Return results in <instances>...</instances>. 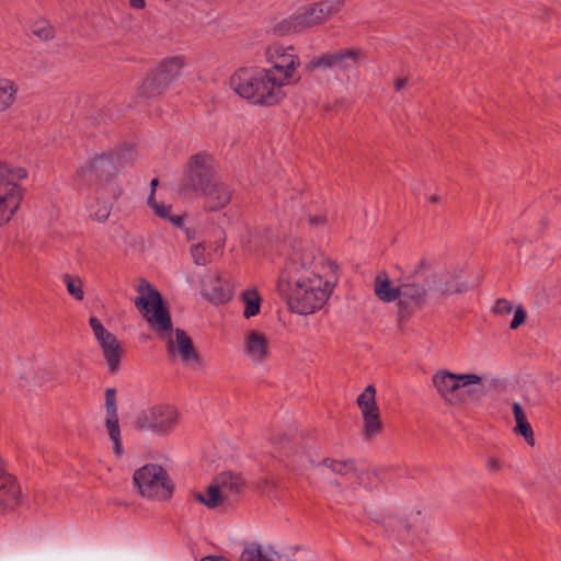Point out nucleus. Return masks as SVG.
<instances>
[{"instance_id": "nucleus-12", "label": "nucleus", "mask_w": 561, "mask_h": 561, "mask_svg": "<svg viewBox=\"0 0 561 561\" xmlns=\"http://www.w3.org/2000/svg\"><path fill=\"white\" fill-rule=\"evenodd\" d=\"M264 56L270 66L266 69L280 77L283 81H287L293 85L300 81L298 69L301 62L293 45L271 44L266 47Z\"/></svg>"}, {"instance_id": "nucleus-30", "label": "nucleus", "mask_w": 561, "mask_h": 561, "mask_svg": "<svg viewBox=\"0 0 561 561\" xmlns=\"http://www.w3.org/2000/svg\"><path fill=\"white\" fill-rule=\"evenodd\" d=\"M305 220L311 229H322L330 224L327 208L310 207L307 209Z\"/></svg>"}, {"instance_id": "nucleus-5", "label": "nucleus", "mask_w": 561, "mask_h": 561, "mask_svg": "<svg viewBox=\"0 0 561 561\" xmlns=\"http://www.w3.org/2000/svg\"><path fill=\"white\" fill-rule=\"evenodd\" d=\"M483 377L472 373L457 374L448 369H438L432 376V385L448 407L463 409L468 405L469 399L474 394L473 386H479Z\"/></svg>"}, {"instance_id": "nucleus-17", "label": "nucleus", "mask_w": 561, "mask_h": 561, "mask_svg": "<svg viewBox=\"0 0 561 561\" xmlns=\"http://www.w3.org/2000/svg\"><path fill=\"white\" fill-rule=\"evenodd\" d=\"M203 205L207 211H218L227 207L233 196L232 187L216 178V180L201 194Z\"/></svg>"}, {"instance_id": "nucleus-37", "label": "nucleus", "mask_w": 561, "mask_h": 561, "mask_svg": "<svg viewBox=\"0 0 561 561\" xmlns=\"http://www.w3.org/2000/svg\"><path fill=\"white\" fill-rule=\"evenodd\" d=\"M32 32L41 41H49L55 36L54 27L45 21L35 23Z\"/></svg>"}, {"instance_id": "nucleus-44", "label": "nucleus", "mask_w": 561, "mask_h": 561, "mask_svg": "<svg viewBox=\"0 0 561 561\" xmlns=\"http://www.w3.org/2000/svg\"><path fill=\"white\" fill-rule=\"evenodd\" d=\"M426 198L431 204H439L442 202V196L438 193L430 194Z\"/></svg>"}, {"instance_id": "nucleus-31", "label": "nucleus", "mask_w": 561, "mask_h": 561, "mask_svg": "<svg viewBox=\"0 0 561 561\" xmlns=\"http://www.w3.org/2000/svg\"><path fill=\"white\" fill-rule=\"evenodd\" d=\"M241 300L244 304L243 316L251 318L256 316L261 309V296L256 289H248L241 294Z\"/></svg>"}, {"instance_id": "nucleus-1", "label": "nucleus", "mask_w": 561, "mask_h": 561, "mask_svg": "<svg viewBox=\"0 0 561 561\" xmlns=\"http://www.w3.org/2000/svg\"><path fill=\"white\" fill-rule=\"evenodd\" d=\"M336 264L322 253L305 250L280 273L278 290L293 312L312 314L329 300L336 283Z\"/></svg>"}, {"instance_id": "nucleus-20", "label": "nucleus", "mask_w": 561, "mask_h": 561, "mask_svg": "<svg viewBox=\"0 0 561 561\" xmlns=\"http://www.w3.org/2000/svg\"><path fill=\"white\" fill-rule=\"evenodd\" d=\"M283 462L294 470L302 469L313 462L312 451L298 442L286 443Z\"/></svg>"}, {"instance_id": "nucleus-14", "label": "nucleus", "mask_w": 561, "mask_h": 561, "mask_svg": "<svg viewBox=\"0 0 561 561\" xmlns=\"http://www.w3.org/2000/svg\"><path fill=\"white\" fill-rule=\"evenodd\" d=\"M367 57L360 47H346L335 51L324 53L310 60L306 69L310 72L337 68L341 71H350L359 66Z\"/></svg>"}, {"instance_id": "nucleus-25", "label": "nucleus", "mask_w": 561, "mask_h": 561, "mask_svg": "<svg viewBox=\"0 0 561 561\" xmlns=\"http://www.w3.org/2000/svg\"><path fill=\"white\" fill-rule=\"evenodd\" d=\"M19 85L9 78H0V113L11 110L16 103Z\"/></svg>"}, {"instance_id": "nucleus-33", "label": "nucleus", "mask_w": 561, "mask_h": 561, "mask_svg": "<svg viewBox=\"0 0 561 561\" xmlns=\"http://www.w3.org/2000/svg\"><path fill=\"white\" fill-rule=\"evenodd\" d=\"M362 419V433L366 439H371L373 437L379 435L382 432L383 426L380 413L363 415Z\"/></svg>"}, {"instance_id": "nucleus-36", "label": "nucleus", "mask_w": 561, "mask_h": 561, "mask_svg": "<svg viewBox=\"0 0 561 561\" xmlns=\"http://www.w3.org/2000/svg\"><path fill=\"white\" fill-rule=\"evenodd\" d=\"M191 254L197 265H206L211 260L210 253L206 251V247L202 242L192 245Z\"/></svg>"}, {"instance_id": "nucleus-45", "label": "nucleus", "mask_w": 561, "mask_h": 561, "mask_svg": "<svg viewBox=\"0 0 561 561\" xmlns=\"http://www.w3.org/2000/svg\"><path fill=\"white\" fill-rule=\"evenodd\" d=\"M185 236L187 240H194L195 239V231L192 229H185Z\"/></svg>"}, {"instance_id": "nucleus-7", "label": "nucleus", "mask_w": 561, "mask_h": 561, "mask_svg": "<svg viewBox=\"0 0 561 561\" xmlns=\"http://www.w3.org/2000/svg\"><path fill=\"white\" fill-rule=\"evenodd\" d=\"M28 176L24 167L0 162V228L18 213L24 198L22 182Z\"/></svg>"}, {"instance_id": "nucleus-21", "label": "nucleus", "mask_w": 561, "mask_h": 561, "mask_svg": "<svg viewBox=\"0 0 561 561\" xmlns=\"http://www.w3.org/2000/svg\"><path fill=\"white\" fill-rule=\"evenodd\" d=\"M22 500L21 488L12 476L0 477V504L7 510H14Z\"/></svg>"}, {"instance_id": "nucleus-16", "label": "nucleus", "mask_w": 561, "mask_h": 561, "mask_svg": "<svg viewBox=\"0 0 561 561\" xmlns=\"http://www.w3.org/2000/svg\"><path fill=\"white\" fill-rule=\"evenodd\" d=\"M105 426L113 444V451L116 457H122L124 448L118 424L116 390L113 388L105 390Z\"/></svg>"}, {"instance_id": "nucleus-3", "label": "nucleus", "mask_w": 561, "mask_h": 561, "mask_svg": "<svg viewBox=\"0 0 561 561\" xmlns=\"http://www.w3.org/2000/svg\"><path fill=\"white\" fill-rule=\"evenodd\" d=\"M137 291L135 306L149 328L165 341L169 354L176 352L184 364L198 363V355L190 336L181 329L173 333L171 316L160 293L144 279L137 285Z\"/></svg>"}, {"instance_id": "nucleus-43", "label": "nucleus", "mask_w": 561, "mask_h": 561, "mask_svg": "<svg viewBox=\"0 0 561 561\" xmlns=\"http://www.w3.org/2000/svg\"><path fill=\"white\" fill-rule=\"evenodd\" d=\"M407 83H408L407 78H397L393 82V88L396 91H401L402 89L405 88Z\"/></svg>"}, {"instance_id": "nucleus-35", "label": "nucleus", "mask_w": 561, "mask_h": 561, "mask_svg": "<svg viewBox=\"0 0 561 561\" xmlns=\"http://www.w3.org/2000/svg\"><path fill=\"white\" fill-rule=\"evenodd\" d=\"M323 466L330 469L332 472L336 474H347L353 470V462L352 461H344V460H335L327 458L323 460Z\"/></svg>"}, {"instance_id": "nucleus-40", "label": "nucleus", "mask_w": 561, "mask_h": 561, "mask_svg": "<svg viewBox=\"0 0 561 561\" xmlns=\"http://www.w3.org/2000/svg\"><path fill=\"white\" fill-rule=\"evenodd\" d=\"M526 320V312L522 306H518L514 311V318L510 324L512 330L517 329Z\"/></svg>"}, {"instance_id": "nucleus-6", "label": "nucleus", "mask_w": 561, "mask_h": 561, "mask_svg": "<svg viewBox=\"0 0 561 561\" xmlns=\"http://www.w3.org/2000/svg\"><path fill=\"white\" fill-rule=\"evenodd\" d=\"M185 65V57L180 55L162 58L146 72L137 87L136 98L144 102L159 99L181 77Z\"/></svg>"}, {"instance_id": "nucleus-19", "label": "nucleus", "mask_w": 561, "mask_h": 561, "mask_svg": "<svg viewBox=\"0 0 561 561\" xmlns=\"http://www.w3.org/2000/svg\"><path fill=\"white\" fill-rule=\"evenodd\" d=\"M243 352L253 363L264 362L270 355L266 336L256 330L247 332L244 335Z\"/></svg>"}, {"instance_id": "nucleus-24", "label": "nucleus", "mask_w": 561, "mask_h": 561, "mask_svg": "<svg viewBox=\"0 0 561 561\" xmlns=\"http://www.w3.org/2000/svg\"><path fill=\"white\" fill-rule=\"evenodd\" d=\"M374 291L375 295L385 302H392L399 299L400 296V287L394 286L386 273L377 275Z\"/></svg>"}, {"instance_id": "nucleus-15", "label": "nucleus", "mask_w": 561, "mask_h": 561, "mask_svg": "<svg viewBox=\"0 0 561 561\" xmlns=\"http://www.w3.org/2000/svg\"><path fill=\"white\" fill-rule=\"evenodd\" d=\"M89 324L102 351L108 371L111 374L117 373L123 355L121 342L113 333L105 329L98 318L91 317Z\"/></svg>"}, {"instance_id": "nucleus-26", "label": "nucleus", "mask_w": 561, "mask_h": 561, "mask_svg": "<svg viewBox=\"0 0 561 561\" xmlns=\"http://www.w3.org/2000/svg\"><path fill=\"white\" fill-rule=\"evenodd\" d=\"M193 497L201 504H204L208 508H216L220 506L225 500L220 488L214 481L210 483L205 492H194Z\"/></svg>"}, {"instance_id": "nucleus-38", "label": "nucleus", "mask_w": 561, "mask_h": 561, "mask_svg": "<svg viewBox=\"0 0 561 561\" xmlns=\"http://www.w3.org/2000/svg\"><path fill=\"white\" fill-rule=\"evenodd\" d=\"M271 443L274 447L275 454L282 460L284 458V448H286V443L291 444L293 440L284 434H276L271 438Z\"/></svg>"}, {"instance_id": "nucleus-46", "label": "nucleus", "mask_w": 561, "mask_h": 561, "mask_svg": "<svg viewBox=\"0 0 561 561\" xmlns=\"http://www.w3.org/2000/svg\"><path fill=\"white\" fill-rule=\"evenodd\" d=\"M158 185V179H153L151 181V187H152V192H154V187ZM151 196L153 197V193H151Z\"/></svg>"}, {"instance_id": "nucleus-41", "label": "nucleus", "mask_w": 561, "mask_h": 561, "mask_svg": "<svg viewBox=\"0 0 561 561\" xmlns=\"http://www.w3.org/2000/svg\"><path fill=\"white\" fill-rule=\"evenodd\" d=\"M484 465H485V469L490 473H497L502 469V462L500 461V459H497L496 457H493V456H489L485 459Z\"/></svg>"}, {"instance_id": "nucleus-18", "label": "nucleus", "mask_w": 561, "mask_h": 561, "mask_svg": "<svg viewBox=\"0 0 561 561\" xmlns=\"http://www.w3.org/2000/svg\"><path fill=\"white\" fill-rule=\"evenodd\" d=\"M425 288L419 284H403L400 286L399 314L405 317L420 308L425 299Z\"/></svg>"}, {"instance_id": "nucleus-42", "label": "nucleus", "mask_w": 561, "mask_h": 561, "mask_svg": "<svg viewBox=\"0 0 561 561\" xmlns=\"http://www.w3.org/2000/svg\"><path fill=\"white\" fill-rule=\"evenodd\" d=\"M128 5L133 10H144L147 5L146 0H128Z\"/></svg>"}, {"instance_id": "nucleus-47", "label": "nucleus", "mask_w": 561, "mask_h": 561, "mask_svg": "<svg viewBox=\"0 0 561 561\" xmlns=\"http://www.w3.org/2000/svg\"><path fill=\"white\" fill-rule=\"evenodd\" d=\"M201 561H215V560H214V556H208V557L203 558Z\"/></svg>"}, {"instance_id": "nucleus-29", "label": "nucleus", "mask_w": 561, "mask_h": 561, "mask_svg": "<svg viewBox=\"0 0 561 561\" xmlns=\"http://www.w3.org/2000/svg\"><path fill=\"white\" fill-rule=\"evenodd\" d=\"M274 553L272 548L265 549L263 546L252 542L241 552L240 561H271Z\"/></svg>"}, {"instance_id": "nucleus-9", "label": "nucleus", "mask_w": 561, "mask_h": 561, "mask_svg": "<svg viewBox=\"0 0 561 561\" xmlns=\"http://www.w3.org/2000/svg\"><path fill=\"white\" fill-rule=\"evenodd\" d=\"M179 411L171 404H156L141 410L135 417L138 431L151 432L158 436H169L179 424Z\"/></svg>"}, {"instance_id": "nucleus-13", "label": "nucleus", "mask_w": 561, "mask_h": 561, "mask_svg": "<svg viewBox=\"0 0 561 561\" xmlns=\"http://www.w3.org/2000/svg\"><path fill=\"white\" fill-rule=\"evenodd\" d=\"M214 159L209 153L198 152L186 164L182 191L202 194L215 180Z\"/></svg>"}, {"instance_id": "nucleus-10", "label": "nucleus", "mask_w": 561, "mask_h": 561, "mask_svg": "<svg viewBox=\"0 0 561 561\" xmlns=\"http://www.w3.org/2000/svg\"><path fill=\"white\" fill-rule=\"evenodd\" d=\"M134 482L139 493L150 500L171 499L174 484L168 472L159 465H146L134 473Z\"/></svg>"}, {"instance_id": "nucleus-8", "label": "nucleus", "mask_w": 561, "mask_h": 561, "mask_svg": "<svg viewBox=\"0 0 561 561\" xmlns=\"http://www.w3.org/2000/svg\"><path fill=\"white\" fill-rule=\"evenodd\" d=\"M344 5V0H322L304 8L300 13L294 14L274 27V34L286 36L301 33L307 28L321 25L337 14Z\"/></svg>"}, {"instance_id": "nucleus-27", "label": "nucleus", "mask_w": 561, "mask_h": 561, "mask_svg": "<svg viewBox=\"0 0 561 561\" xmlns=\"http://www.w3.org/2000/svg\"><path fill=\"white\" fill-rule=\"evenodd\" d=\"M512 409L516 421V426L514 428L515 433L522 435L530 446H534V431L531 428V425L527 421L526 414L524 413L520 404L515 402L513 403Z\"/></svg>"}, {"instance_id": "nucleus-4", "label": "nucleus", "mask_w": 561, "mask_h": 561, "mask_svg": "<svg viewBox=\"0 0 561 561\" xmlns=\"http://www.w3.org/2000/svg\"><path fill=\"white\" fill-rule=\"evenodd\" d=\"M230 85L241 98L255 105L274 106L287 96L291 85L266 68H240L230 78Z\"/></svg>"}, {"instance_id": "nucleus-22", "label": "nucleus", "mask_w": 561, "mask_h": 561, "mask_svg": "<svg viewBox=\"0 0 561 561\" xmlns=\"http://www.w3.org/2000/svg\"><path fill=\"white\" fill-rule=\"evenodd\" d=\"M203 294L214 304H222L230 299V291L220 277L209 276L203 280Z\"/></svg>"}, {"instance_id": "nucleus-34", "label": "nucleus", "mask_w": 561, "mask_h": 561, "mask_svg": "<svg viewBox=\"0 0 561 561\" xmlns=\"http://www.w3.org/2000/svg\"><path fill=\"white\" fill-rule=\"evenodd\" d=\"M62 282L66 285L67 291L76 300L81 301L84 298L83 282L79 276L65 274Z\"/></svg>"}, {"instance_id": "nucleus-23", "label": "nucleus", "mask_w": 561, "mask_h": 561, "mask_svg": "<svg viewBox=\"0 0 561 561\" xmlns=\"http://www.w3.org/2000/svg\"><path fill=\"white\" fill-rule=\"evenodd\" d=\"M225 500L234 499L243 490L244 482L238 474L231 472H224L215 480Z\"/></svg>"}, {"instance_id": "nucleus-2", "label": "nucleus", "mask_w": 561, "mask_h": 561, "mask_svg": "<svg viewBox=\"0 0 561 561\" xmlns=\"http://www.w3.org/2000/svg\"><path fill=\"white\" fill-rule=\"evenodd\" d=\"M135 158L136 150L133 147H121L96 154L78 168L76 172L78 185L95 188V202L89 207V214L93 220L105 222L108 219L113 202L123 193L116 176Z\"/></svg>"}, {"instance_id": "nucleus-28", "label": "nucleus", "mask_w": 561, "mask_h": 561, "mask_svg": "<svg viewBox=\"0 0 561 561\" xmlns=\"http://www.w3.org/2000/svg\"><path fill=\"white\" fill-rule=\"evenodd\" d=\"M357 407L363 415L380 413L376 402V389L373 385L367 386L356 399Z\"/></svg>"}, {"instance_id": "nucleus-11", "label": "nucleus", "mask_w": 561, "mask_h": 561, "mask_svg": "<svg viewBox=\"0 0 561 561\" xmlns=\"http://www.w3.org/2000/svg\"><path fill=\"white\" fill-rule=\"evenodd\" d=\"M472 272L468 265L451 264L436 272L432 276L431 288L439 295H458L474 288L478 278H471Z\"/></svg>"}, {"instance_id": "nucleus-39", "label": "nucleus", "mask_w": 561, "mask_h": 561, "mask_svg": "<svg viewBox=\"0 0 561 561\" xmlns=\"http://www.w3.org/2000/svg\"><path fill=\"white\" fill-rule=\"evenodd\" d=\"M512 310H513V305L511 301H508L506 299H499L493 307L494 313L500 314V316H506V314L511 313Z\"/></svg>"}, {"instance_id": "nucleus-32", "label": "nucleus", "mask_w": 561, "mask_h": 561, "mask_svg": "<svg viewBox=\"0 0 561 561\" xmlns=\"http://www.w3.org/2000/svg\"><path fill=\"white\" fill-rule=\"evenodd\" d=\"M148 203H149L150 207L152 208V210L154 211V214L158 217L170 221L175 227H181L182 226V224H183V216H181V215L173 216L171 214V206L170 205H164L162 203H158V202L154 201V198L152 196H150L148 198Z\"/></svg>"}]
</instances>
